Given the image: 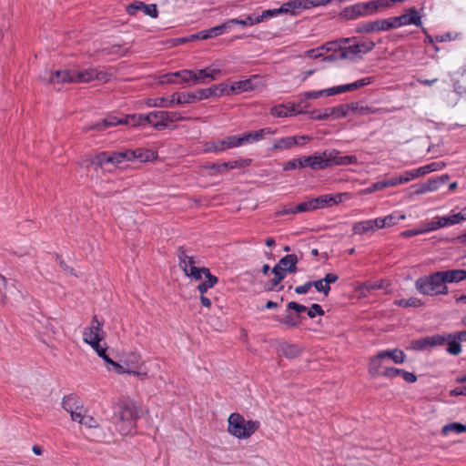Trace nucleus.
I'll return each instance as SVG.
<instances>
[{"instance_id": "26", "label": "nucleus", "mask_w": 466, "mask_h": 466, "mask_svg": "<svg viewBox=\"0 0 466 466\" xmlns=\"http://www.w3.org/2000/svg\"><path fill=\"white\" fill-rule=\"evenodd\" d=\"M405 219V215L396 216L395 214L388 215L384 218H378L375 219L377 228H384L396 225L400 220Z\"/></svg>"}, {"instance_id": "29", "label": "nucleus", "mask_w": 466, "mask_h": 466, "mask_svg": "<svg viewBox=\"0 0 466 466\" xmlns=\"http://www.w3.org/2000/svg\"><path fill=\"white\" fill-rule=\"evenodd\" d=\"M377 228L375 219L357 222L353 225L352 230L355 234H364Z\"/></svg>"}, {"instance_id": "1", "label": "nucleus", "mask_w": 466, "mask_h": 466, "mask_svg": "<svg viewBox=\"0 0 466 466\" xmlns=\"http://www.w3.org/2000/svg\"><path fill=\"white\" fill-rule=\"evenodd\" d=\"M358 158L356 156H340L336 149L324 150L320 153H315L299 158L289 160L283 166V170L289 171L296 168L310 167L313 170H321L333 166H345L356 164Z\"/></svg>"}, {"instance_id": "60", "label": "nucleus", "mask_w": 466, "mask_h": 466, "mask_svg": "<svg viewBox=\"0 0 466 466\" xmlns=\"http://www.w3.org/2000/svg\"><path fill=\"white\" fill-rule=\"evenodd\" d=\"M401 371V369L394 367L385 368L381 372V376L386 378H395L397 376H400Z\"/></svg>"}, {"instance_id": "54", "label": "nucleus", "mask_w": 466, "mask_h": 466, "mask_svg": "<svg viewBox=\"0 0 466 466\" xmlns=\"http://www.w3.org/2000/svg\"><path fill=\"white\" fill-rule=\"evenodd\" d=\"M209 88H216L214 90L215 94L212 96H221L223 95H230L232 92L230 90V86L228 87L226 84H219L217 86H212Z\"/></svg>"}, {"instance_id": "18", "label": "nucleus", "mask_w": 466, "mask_h": 466, "mask_svg": "<svg viewBox=\"0 0 466 466\" xmlns=\"http://www.w3.org/2000/svg\"><path fill=\"white\" fill-rule=\"evenodd\" d=\"M276 133L275 129L265 127L253 132L244 133L240 136L241 144H249L252 142L259 141L267 136H272Z\"/></svg>"}, {"instance_id": "45", "label": "nucleus", "mask_w": 466, "mask_h": 466, "mask_svg": "<svg viewBox=\"0 0 466 466\" xmlns=\"http://www.w3.org/2000/svg\"><path fill=\"white\" fill-rule=\"evenodd\" d=\"M16 281H13V283L7 287L6 289V298L9 296L10 298L19 300L24 298L21 290L16 287Z\"/></svg>"}, {"instance_id": "9", "label": "nucleus", "mask_w": 466, "mask_h": 466, "mask_svg": "<svg viewBox=\"0 0 466 466\" xmlns=\"http://www.w3.org/2000/svg\"><path fill=\"white\" fill-rule=\"evenodd\" d=\"M394 28L390 17L387 19H378L375 21L365 22L359 25L356 32L359 34H370L381 31H387Z\"/></svg>"}, {"instance_id": "52", "label": "nucleus", "mask_w": 466, "mask_h": 466, "mask_svg": "<svg viewBox=\"0 0 466 466\" xmlns=\"http://www.w3.org/2000/svg\"><path fill=\"white\" fill-rule=\"evenodd\" d=\"M442 167H443V164L433 162L429 165L419 167V170H420V176H424L428 173L437 171V170L441 169Z\"/></svg>"}, {"instance_id": "2", "label": "nucleus", "mask_w": 466, "mask_h": 466, "mask_svg": "<svg viewBox=\"0 0 466 466\" xmlns=\"http://www.w3.org/2000/svg\"><path fill=\"white\" fill-rule=\"evenodd\" d=\"M137 418V409L135 403L133 401H124L119 404V410L115 413L113 421L116 430L121 435H128L135 430Z\"/></svg>"}, {"instance_id": "27", "label": "nucleus", "mask_w": 466, "mask_h": 466, "mask_svg": "<svg viewBox=\"0 0 466 466\" xmlns=\"http://www.w3.org/2000/svg\"><path fill=\"white\" fill-rule=\"evenodd\" d=\"M238 167L239 166L238 161H229L223 163H214L207 167V168L210 169L209 175L213 176L215 174L224 173L228 169L236 168Z\"/></svg>"}, {"instance_id": "30", "label": "nucleus", "mask_w": 466, "mask_h": 466, "mask_svg": "<svg viewBox=\"0 0 466 466\" xmlns=\"http://www.w3.org/2000/svg\"><path fill=\"white\" fill-rule=\"evenodd\" d=\"M301 319L302 317L300 315L293 314L291 310H288L287 309L285 317L283 319H278L277 320L289 328H296L300 324Z\"/></svg>"}, {"instance_id": "22", "label": "nucleus", "mask_w": 466, "mask_h": 466, "mask_svg": "<svg viewBox=\"0 0 466 466\" xmlns=\"http://www.w3.org/2000/svg\"><path fill=\"white\" fill-rule=\"evenodd\" d=\"M295 146H302V143L299 142L296 137H286L280 139H278L272 146L271 150H286L289 149Z\"/></svg>"}, {"instance_id": "12", "label": "nucleus", "mask_w": 466, "mask_h": 466, "mask_svg": "<svg viewBox=\"0 0 466 466\" xmlns=\"http://www.w3.org/2000/svg\"><path fill=\"white\" fill-rule=\"evenodd\" d=\"M242 146L240 136H229L225 139L207 142L204 146L206 152H221L228 148H233Z\"/></svg>"}, {"instance_id": "17", "label": "nucleus", "mask_w": 466, "mask_h": 466, "mask_svg": "<svg viewBox=\"0 0 466 466\" xmlns=\"http://www.w3.org/2000/svg\"><path fill=\"white\" fill-rule=\"evenodd\" d=\"M126 11L130 15H135L137 11H143L147 15L152 18H157L158 15L157 5H146L144 2L141 1H135L129 4L126 7Z\"/></svg>"}, {"instance_id": "36", "label": "nucleus", "mask_w": 466, "mask_h": 466, "mask_svg": "<svg viewBox=\"0 0 466 466\" xmlns=\"http://www.w3.org/2000/svg\"><path fill=\"white\" fill-rule=\"evenodd\" d=\"M450 178L448 175H442L438 177H432L428 179L425 183L427 185V187L429 191H435L437 190L441 185L446 183V181Z\"/></svg>"}, {"instance_id": "25", "label": "nucleus", "mask_w": 466, "mask_h": 466, "mask_svg": "<svg viewBox=\"0 0 466 466\" xmlns=\"http://www.w3.org/2000/svg\"><path fill=\"white\" fill-rule=\"evenodd\" d=\"M362 8L363 7L361 6L360 3L356 4V5L345 7L340 15H341L342 18H344L346 20L356 19L360 16H365Z\"/></svg>"}, {"instance_id": "14", "label": "nucleus", "mask_w": 466, "mask_h": 466, "mask_svg": "<svg viewBox=\"0 0 466 466\" xmlns=\"http://www.w3.org/2000/svg\"><path fill=\"white\" fill-rule=\"evenodd\" d=\"M375 47L373 41L356 43L344 48L340 53L341 58L353 59L356 56H360L371 51Z\"/></svg>"}, {"instance_id": "49", "label": "nucleus", "mask_w": 466, "mask_h": 466, "mask_svg": "<svg viewBox=\"0 0 466 466\" xmlns=\"http://www.w3.org/2000/svg\"><path fill=\"white\" fill-rule=\"evenodd\" d=\"M372 82H373V77H370V76L359 79L353 83L348 84L349 90L353 91V90L359 89L360 87H363L365 86L371 84Z\"/></svg>"}, {"instance_id": "38", "label": "nucleus", "mask_w": 466, "mask_h": 466, "mask_svg": "<svg viewBox=\"0 0 466 466\" xmlns=\"http://www.w3.org/2000/svg\"><path fill=\"white\" fill-rule=\"evenodd\" d=\"M451 431H453L456 433L464 432V431H466V425L461 424L460 422H453V423L444 425L441 429V433L443 435H447Z\"/></svg>"}, {"instance_id": "41", "label": "nucleus", "mask_w": 466, "mask_h": 466, "mask_svg": "<svg viewBox=\"0 0 466 466\" xmlns=\"http://www.w3.org/2000/svg\"><path fill=\"white\" fill-rule=\"evenodd\" d=\"M350 111V106L344 104L332 107L330 111L332 114V119H339L348 116Z\"/></svg>"}, {"instance_id": "56", "label": "nucleus", "mask_w": 466, "mask_h": 466, "mask_svg": "<svg viewBox=\"0 0 466 466\" xmlns=\"http://www.w3.org/2000/svg\"><path fill=\"white\" fill-rule=\"evenodd\" d=\"M272 273L274 274V278L272 279V286H278L286 277V273L281 271L280 268L277 266L272 268Z\"/></svg>"}, {"instance_id": "63", "label": "nucleus", "mask_w": 466, "mask_h": 466, "mask_svg": "<svg viewBox=\"0 0 466 466\" xmlns=\"http://www.w3.org/2000/svg\"><path fill=\"white\" fill-rule=\"evenodd\" d=\"M180 79L182 82H185V83H187L190 80H193L195 82L197 79V76L194 71L184 69V70H181Z\"/></svg>"}, {"instance_id": "31", "label": "nucleus", "mask_w": 466, "mask_h": 466, "mask_svg": "<svg viewBox=\"0 0 466 466\" xmlns=\"http://www.w3.org/2000/svg\"><path fill=\"white\" fill-rule=\"evenodd\" d=\"M254 89V85L251 79H245L234 82L230 86V90L234 94H240L242 92L249 91Z\"/></svg>"}, {"instance_id": "3", "label": "nucleus", "mask_w": 466, "mask_h": 466, "mask_svg": "<svg viewBox=\"0 0 466 466\" xmlns=\"http://www.w3.org/2000/svg\"><path fill=\"white\" fill-rule=\"evenodd\" d=\"M157 114V111L150 112L147 115H129L126 116H108L105 117L101 122L95 123L86 127V130H105L107 127H115L116 125H131L133 127L144 125L145 123L150 124L153 126L157 121L152 120V115Z\"/></svg>"}, {"instance_id": "55", "label": "nucleus", "mask_w": 466, "mask_h": 466, "mask_svg": "<svg viewBox=\"0 0 466 466\" xmlns=\"http://www.w3.org/2000/svg\"><path fill=\"white\" fill-rule=\"evenodd\" d=\"M281 9H283V14H289L291 15H297V8L296 3L294 0H289L281 5Z\"/></svg>"}, {"instance_id": "21", "label": "nucleus", "mask_w": 466, "mask_h": 466, "mask_svg": "<svg viewBox=\"0 0 466 466\" xmlns=\"http://www.w3.org/2000/svg\"><path fill=\"white\" fill-rule=\"evenodd\" d=\"M195 73L197 76L195 84H197V83L206 84V83H208L206 81L207 78H209L211 80H216L218 78V76L221 74V70L218 68L207 67L204 69H199Z\"/></svg>"}, {"instance_id": "4", "label": "nucleus", "mask_w": 466, "mask_h": 466, "mask_svg": "<svg viewBox=\"0 0 466 466\" xmlns=\"http://www.w3.org/2000/svg\"><path fill=\"white\" fill-rule=\"evenodd\" d=\"M418 291L423 295L448 294L449 289L445 285L441 271H437L430 276L419 278L415 282Z\"/></svg>"}, {"instance_id": "8", "label": "nucleus", "mask_w": 466, "mask_h": 466, "mask_svg": "<svg viewBox=\"0 0 466 466\" xmlns=\"http://www.w3.org/2000/svg\"><path fill=\"white\" fill-rule=\"evenodd\" d=\"M40 79L47 84L75 83L74 70L46 71Z\"/></svg>"}, {"instance_id": "32", "label": "nucleus", "mask_w": 466, "mask_h": 466, "mask_svg": "<svg viewBox=\"0 0 466 466\" xmlns=\"http://www.w3.org/2000/svg\"><path fill=\"white\" fill-rule=\"evenodd\" d=\"M176 103L175 98L171 96V99L166 97L147 98L146 105L149 107H168L172 104Z\"/></svg>"}, {"instance_id": "23", "label": "nucleus", "mask_w": 466, "mask_h": 466, "mask_svg": "<svg viewBox=\"0 0 466 466\" xmlns=\"http://www.w3.org/2000/svg\"><path fill=\"white\" fill-rule=\"evenodd\" d=\"M62 407L65 410L71 414L77 409H82V401L77 396L69 394L63 398Z\"/></svg>"}, {"instance_id": "57", "label": "nucleus", "mask_w": 466, "mask_h": 466, "mask_svg": "<svg viewBox=\"0 0 466 466\" xmlns=\"http://www.w3.org/2000/svg\"><path fill=\"white\" fill-rule=\"evenodd\" d=\"M424 233H427V232H426L425 226L422 225V226H420V227H419L417 228L402 231L400 233V237H402V238H410V237L417 236V235H420V234H424Z\"/></svg>"}, {"instance_id": "62", "label": "nucleus", "mask_w": 466, "mask_h": 466, "mask_svg": "<svg viewBox=\"0 0 466 466\" xmlns=\"http://www.w3.org/2000/svg\"><path fill=\"white\" fill-rule=\"evenodd\" d=\"M8 287V281L6 278L0 274V299L3 302L6 300V289Z\"/></svg>"}, {"instance_id": "15", "label": "nucleus", "mask_w": 466, "mask_h": 466, "mask_svg": "<svg viewBox=\"0 0 466 466\" xmlns=\"http://www.w3.org/2000/svg\"><path fill=\"white\" fill-rule=\"evenodd\" d=\"M408 13L409 14H403L400 16L390 17L391 23L394 25V28L407 25H414L417 26L421 25L420 16L415 8H410Z\"/></svg>"}, {"instance_id": "64", "label": "nucleus", "mask_w": 466, "mask_h": 466, "mask_svg": "<svg viewBox=\"0 0 466 466\" xmlns=\"http://www.w3.org/2000/svg\"><path fill=\"white\" fill-rule=\"evenodd\" d=\"M287 307L288 310H294L296 312V315H300V313L307 310V308L304 305L295 301L289 302Z\"/></svg>"}, {"instance_id": "28", "label": "nucleus", "mask_w": 466, "mask_h": 466, "mask_svg": "<svg viewBox=\"0 0 466 466\" xmlns=\"http://www.w3.org/2000/svg\"><path fill=\"white\" fill-rule=\"evenodd\" d=\"M380 357H384L385 359H390L396 364L403 363L406 359L405 353L399 349H394L392 350L380 351Z\"/></svg>"}, {"instance_id": "51", "label": "nucleus", "mask_w": 466, "mask_h": 466, "mask_svg": "<svg viewBox=\"0 0 466 466\" xmlns=\"http://www.w3.org/2000/svg\"><path fill=\"white\" fill-rule=\"evenodd\" d=\"M363 7V12L365 15H373L379 11L378 5L375 0L369 1L367 3H360Z\"/></svg>"}, {"instance_id": "13", "label": "nucleus", "mask_w": 466, "mask_h": 466, "mask_svg": "<svg viewBox=\"0 0 466 466\" xmlns=\"http://www.w3.org/2000/svg\"><path fill=\"white\" fill-rule=\"evenodd\" d=\"M75 83H87L92 80H99L107 82L110 76L106 72L100 71L96 68H88L83 71L74 70Z\"/></svg>"}, {"instance_id": "61", "label": "nucleus", "mask_w": 466, "mask_h": 466, "mask_svg": "<svg viewBox=\"0 0 466 466\" xmlns=\"http://www.w3.org/2000/svg\"><path fill=\"white\" fill-rule=\"evenodd\" d=\"M307 314L310 319H313L315 318L316 315H324V310L322 309L320 305L314 303L311 305L309 309H307Z\"/></svg>"}, {"instance_id": "39", "label": "nucleus", "mask_w": 466, "mask_h": 466, "mask_svg": "<svg viewBox=\"0 0 466 466\" xmlns=\"http://www.w3.org/2000/svg\"><path fill=\"white\" fill-rule=\"evenodd\" d=\"M91 164L95 165L98 167H102L106 164H111L110 163V155L108 152H100L97 155L94 157V158L91 160Z\"/></svg>"}, {"instance_id": "11", "label": "nucleus", "mask_w": 466, "mask_h": 466, "mask_svg": "<svg viewBox=\"0 0 466 466\" xmlns=\"http://www.w3.org/2000/svg\"><path fill=\"white\" fill-rule=\"evenodd\" d=\"M104 338L103 322L99 321L95 315L91 319L89 327L86 328L83 331V340L87 344L95 340L102 341Z\"/></svg>"}, {"instance_id": "48", "label": "nucleus", "mask_w": 466, "mask_h": 466, "mask_svg": "<svg viewBox=\"0 0 466 466\" xmlns=\"http://www.w3.org/2000/svg\"><path fill=\"white\" fill-rule=\"evenodd\" d=\"M237 25H239L241 26H248V25H254L257 24H259V19L257 17L256 15H248L244 19L237 18V20H234Z\"/></svg>"}, {"instance_id": "53", "label": "nucleus", "mask_w": 466, "mask_h": 466, "mask_svg": "<svg viewBox=\"0 0 466 466\" xmlns=\"http://www.w3.org/2000/svg\"><path fill=\"white\" fill-rule=\"evenodd\" d=\"M446 341V337L443 335H434L427 337V342L429 348L443 345Z\"/></svg>"}, {"instance_id": "58", "label": "nucleus", "mask_w": 466, "mask_h": 466, "mask_svg": "<svg viewBox=\"0 0 466 466\" xmlns=\"http://www.w3.org/2000/svg\"><path fill=\"white\" fill-rule=\"evenodd\" d=\"M410 348L415 350H423L429 348L428 342H427V337L412 340L411 344H410Z\"/></svg>"}, {"instance_id": "40", "label": "nucleus", "mask_w": 466, "mask_h": 466, "mask_svg": "<svg viewBox=\"0 0 466 466\" xmlns=\"http://www.w3.org/2000/svg\"><path fill=\"white\" fill-rule=\"evenodd\" d=\"M109 155L111 164H120L124 161H130L129 155L127 154V149L124 151L112 152L109 153Z\"/></svg>"}, {"instance_id": "5", "label": "nucleus", "mask_w": 466, "mask_h": 466, "mask_svg": "<svg viewBox=\"0 0 466 466\" xmlns=\"http://www.w3.org/2000/svg\"><path fill=\"white\" fill-rule=\"evenodd\" d=\"M228 421V432L238 439L249 438L260 425L257 420H246L244 417L238 413L230 414Z\"/></svg>"}, {"instance_id": "43", "label": "nucleus", "mask_w": 466, "mask_h": 466, "mask_svg": "<svg viewBox=\"0 0 466 466\" xmlns=\"http://www.w3.org/2000/svg\"><path fill=\"white\" fill-rule=\"evenodd\" d=\"M399 181L401 182V184L408 183L415 178H418L420 176L419 168L405 171L403 174L398 176Z\"/></svg>"}, {"instance_id": "7", "label": "nucleus", "mask_w": 466, "mask_h": 466, "mask_svg": "<svg viewBox=\"0 0 466 466\" xmlns=\"http://www.w3.org/2000/svg\"><path fill=\"white\" fill-rule=\"evenodd\" d=\"M216 88H203L192 93H174L172 97L177 104H190L196 101L208 99L215 94Z\"/></svg>"}, {"instance_id": "20", "label": "nucleus", "mask_w": 466, "mask_h": 466, "mask_svg": "<svg viewBox=\"0 0 466 466\" xmlns=\"http://www.w3.org/2000/svg\"><path fill=\"white\" fill-rule=\"evenodd\" d=\"M127 154L129 155L130 161L138 159L141 162H147L155 159L157 157V153L151 149H144V148H137V149H127Z\"/></svg>"}, {"instance_id": "6", "label": "nucleus", "mask_w": 466, "mask_h": 466, "mask_svg": "<svg viewBox=\"0 0 466 466\" xmlns=\"http://www.w3.org/2000/svg\"><path fill=\"white\" fill-rule=\"evenodd\" d=\"M177 258L179 260L178 266L183 270L186 276L190 277L192 279L200 280L203 275L206 277L210 273L208 268L196 267V260L193 256H188L183 247L177 249Z\"/></svg>"}, {"instance_id": "34", "label": "nucleus", "mask_w": 466, "mask_h": 466, "mask_svg": "<svg viewBox=\"0 0 466 466\" xmlns=\"http://www.w3.org/2000/svg\"><path fill=\"white\" fill-rule=\"evenodd\" d=\"M280 350L282 354L289 359L297 358L301 353V350L299 346L289 343L281 345Z\"/></svg>"}, {"instance_id": "33", "label": "nucleus", "mask_w": 466, "mask_h": 466, "mask_svg": "<svg viewBox=\"0 0 466 466\" xmlns=\"http://www.w3.org/2000/svg\"><path fill=\"white\" fill-rule=\"evenodd\" d=\"M385 360L384 357H380V352L371 358L370 362V368L369 371L371 374V376H381L382 370H380L382 366V360Z\"/></svg>"}, {"instance_id": "24", "label": "nucleus", "mask_w": 466, "mask_h": 466, "mask_svg": "<svg viewBox=\"0 0 466 466\" xmlns=\"http://www.w3.org/2000/svg\"><path fill=\"white\" fill-rule=\"evenodd\" d=\"M445 285L447 283H458L466 279L465 269H451L441 271Z\"/></svg>"}, {"instance_id": "50", "label": "nucleus", "mask_w": 466, "mask_h": 466, "mask_svg": "<svg viewBox=\"0 0 466 466\" xmlns=\"http://www.w3.org/2000/svg\"><path fill=\"white\" fill-rule=\"evenodd\" d=\"M201 35V40H207L209 38L217 37L218 35H221L220 29L218 26H214L207 30L200 31Z\"/></svg>"}, {"instance_id": "35", "label": "nucleus", "mask_w": 466, "mask_h": 466, "mask_svg": "<svg viewBox=\"0 0 466 466\" xmlns=\"http://www.w3.org/2000/svg\"><path fill=\"white\" fill-rule=\"evenodd\" d=\"M207 279L198 286L200 294H205L208 289L213 288L218 281V278L211 273L205 277Z\"/></svg>"}, {"instance_id": "59", "label": "nucleus", "mask_w": 466, "mask_h": 466, "mask_svg": "<svg viewBox=\"0 0 466 466\" xmlns=\"http://www.w3.org/2000/svg\"><path fill=\"white\" fill-rule=\"evenodd\" d=\"M348 91H350L348 84L342 85V86H338L327 88L326 96H334V95L341 94V93L348 92Z\"/></svg>"}, {"instance_id": "44", "label": "nucleus", "mask_w": 466, "mask_h": 466, "mask_svg": "<svg viewBox=\"0 0 466 466\" xmlns=\"http://www.w3.org/2000/svg\"><path fill=\"white\" fill-rule=\"evenodd\" d=\"M445 337L446 340H450L447 351L454 356L459 355L461 352V346L460 344V341L454 338H448V334Z\"/></svg>"}, {"instance_id": "19", "label": "nucleus", "mask_w": 466, "mask_h": 466, "mask_svg": "<svg viewBox=\"0 0 466 466\" xmlns=\"http://www.w3.org/2000/svg\"><path fill=\"white\" fill-rule=\"evenodd\" d=\"M299 258L296 254H289L279 259L276 265L281 271L287 273H295Z\"/></svg>"}, {"instance_id": "47", "label": "nucleus", "mask_w": 466, "mask_h": 466, "mask_svg": "<svg viewBox=\"0 0 466 466\" xmlns=\"http://www.w3.org/2000/svg\"><path fill=\"white\" fill-rule=\"evenodd\" d=\"M315 209H317V208L315 207L314 198L295 206V211H297V213L309 212Z\"/></svg>"}, {"instance_id": "16", "label": "nucleus", "mask_w": 466, "mask_h": 466, "mask_svg": "<svg viewBox=\"0 0 466 466\" xmlns=\"http://www.w3.org/2000/svg\"><path fill=\"white\" fill-rule=\"evenodd\" d=\"M152 116H159V121L153 124V127L156 130H162L166 128L169 123L182 121L185 119L178 112H168V111H157V114Z\"/></svg>"}, {"instance_id": "46", "label": "nucleus", "mask_w": 466, "mask_h": 466, "mask_svg": "<svg viewBox=\"0 0 466 466\" xmlns=\"http://www.w3.org/2000/svg\"><path fill=\"white\" fill-rule=\"evenodd\" d=\"M270 113L275 117H286L289 116V111L286 105L275 106L270 109Z\"/></svg>"}, {"instance_id": "37", "label": "nucleus", "mask_w": 466, "mask_h": 466, "mask_svg": "<svg viewBox=\"0 0 466 466\" xmlns=\"http://www.w3.org/2000/svg\"><path fill=\"white\" fill-rule=\"evenodd\" d=\"M394 303L396 305H398L400 307H403V308H409V307L418 308V307H421L423 305L421 300L415 297L409 298V299H398V300H395Z\"/></svg>"}, {"instance_id": "42", "label": "nucleus", "mask_w": 466, "mask_h": 466, "mask_svg": "<svg viewBox=\"0 0 466 466\" xmlns=\"http://www.w3.org/2000/svg\"><path fill=\"white\" fill-rule=\"evenodd\" d=\"M332 194L321 195L314 198L315 207L318 208H323L326 207H331Z\"/></svg>"}, {"instance_id": "10", "label": "nucleus", "mask_w": 466, "mask_h": 466, "mask_svg": "<svg viewBox=\"0 0 466 466\" xmlns=\"http://www.w3.org/2000/svg\"><path fill=\"white\" fill-rule=\"evenodd\" d=\"M462 220H466V216L457 213L447 217H435L432 221L424 224V226L428 233L441 228L458 224Z\"/></svg>"}]
</instances>
